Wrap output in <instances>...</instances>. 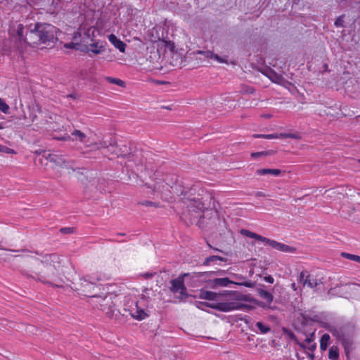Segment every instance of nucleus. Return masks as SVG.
<instances>
[{"mask_svg": "<svg viewBox=\"0 0 360 360\" xmlns=\"http://www.w3.org/2000/svg\"><path fill=\"white\" fill-rule=\"evenodd\" d=\"M0 152L6 154H16V152L13 149L4 145H0Z\"/></svg>", "mask_w": 360, "mask_h": 360, "instance_id": "nucleus-38", "label": "nucleus"}, {"mask_svg": "<svg viewBox=\"0 0 360 360\" xmlns=\"http://www.w3.org/2000/svg\"><path fill=\"white\" fill-rule=\"evenodd\" d=\"M274 154V150H264L259 152H253L250 154L251 158L254 159H258L261 158H264L269 155H272Z\"/></svg>", "mask_w": 360, "mask_h": 360, "instance_id": "nucleus-26", "label": "nucleus"}, {"mask_svg": "<svg viewBox=\"0 0 360 360\" xmlns=\"http://www.w3.org/2000/svg\"><path fill=\"white\" fill-rule=\"evenodd\" d=\"M323 277L314 276L309 274L307 271H302L299 276V281L302 283L304 286H307L310 288H316L320 284L323 283Z\"/></svg>", "mask_w": 360, "mask_h": 360, "instance_id": "nucleus-10", "label": "nucleus"}, {"mask_svg": "<svg viewBox=\"0 0 360 360\" xmlns=\"http://www.w3.org/2000/svg\"><path fill=\"white\" fill-rule=\"evenodd\" d=\"M43 157L50 163L53 169L67 167V162L61 155L56 153H46L44 152Z\"/></svg>", "mask_w": 360, "mask_h": 360, "instance_id": "nucleus-12", "label": "nucleus"}, {"mask_svg": "<svg viewBox=\"0 0 360 360\" xmlns=\"http://www.w3.org/2000/svg\"><path fill=\"white\" fill-rule=\"evenodd\" d=\"M157 32V31L155 29H152V30H148V40L150 41L151 42L160 41V42H161L162 44H165V48H168L172 51H173L174 49V44L172 43L171 41H165V40H160V38L158 36L154 37V32Z\"/></svg>", "mask_w": 360, "mask_h": 360, "instance_id": "nucleus-14", "label": "nucleus"}, {"mask_svg": "<svg viewBox=\"0 0 360 360\" xmlns=\"http://www.w3.org/2000/svg\"><path fill=\"white\" fill-rule=\"evenodd\" d=\"M255 92V89L253 87L247 86V85H243L240 89V93L243 94H252Z\"/></svg>", "mask_w": 360, "mask_h": 360, "instance_id": "nucleus-36", "label": "nucleus"}, {"mask_svg": "<svg viewBox=\"0 0 360 360\" xmlns=\"http://www.w3.org/2000/svg\"><path fill=\"white\" fill-rule=\"evenodd\" d=\"M291 288H292L293 290H295V291L297 290V285L295 283L291 284Z\"/></svg>", "mask_w": 360, "mask_h": 360, "instance_id": "nucleus-50", "label": "nucleus"}, {"mask_svg": "<svg viewBox=\"0 0 360 360\" xmlns=\"http://www.w3.org/2000/svg\"><path fill=\"white\" fill-rule=\"evenodd\" d=\"M117 235L124 236V233H117Z\"/></svg>", "mask_w": 360, "mask_h": 360, "instance_id": "nucleus-57", "label": "nucleus"}, {"mask_svg": "<svg viewBox=\"0 0 360 360\" xmlns=\"http://www.w3.org/2000/svg\"><path fill=\"white\" fill-rule=\"evenodd\" d=\"M60 232L63 233H71L73 232V228L65 227L60 229Z\"/></svg>", "mask_w": 360, "mask_h": 360, "instance_id": "nucleus-42", "label": "nucleus"}, {"mask_svg": "<svg viewBox=\"0 0 360 360\" xmlns=\"http://www.w3.org/2000/svg\"><path fill=\"white\" fill-rule=\"evenodd\" d=\"M240 233L241 235L244 236L259 240L280 252L294 253L296 251V248L292 246H290L288 245H285L284 243H281L276 240L267 238L256 233L252 232L248 229H241L240 231Z\"/></svg>", "mask_w": 360, "mask_h": 360, "instance_id": "nucleus-7", "label": "nucleus"}, {"mask_svg": "<svg viewBox=\"0 0 360 360\" xmlns=\"http://www.w3.org/2000/svg\"><path fill=\"white\" fill-rule=\"evenodd\" d=\"M153 276V274H145V277L146 278H150Z\"/></svg>", "mask_w": 360, "mask_h": 360, "instance_id": "nucleus-51", "label": "nucleus"}, {"mask_svg": "<svg viewBox=\"0 0 360 360\" xmlns=\"http://www.w3.org/2000/svg\"><path fill=\"white\" fill-rule=\"evenodd\" d=\"M106 79L110 83L117 84V85H118L120 86L123 87V86H125V82L124 81H122V79H120L113 78V77H107Z\"/></svg>", "mask_w": 360, "mask_h": 360, "instance_id": "nucleus-35", "label": "nucleus"}, {"mask_svg": "<svg viewBox=\"0 0 360 360\" xmlns=\"http://www.w3.org/2000/svg\"><path fill=\"white\" fill-rule=\"evenodd\" d=\"M199 297L207 300H214L217 297V293L212 291L203 290L200 292Z\"/></svg>", "mask_w": 360, "mask_h": 360, "instance_id": "nucleus-23", "label": "nucleus"}, {"mask_svg": "<svg viewBox=\"0 0 360 360\" xmlns=\"http://www.w3.org/2000/svg\"><path fill=\"white\" fill-rule=\"evenodd\" d=\"M30 119H31V120H32V122H34L37 120V115H35V114H31V115H30Z\"/></svg>", "mask_w": 360, "mask_h": 360, "instance_id": "nucleus-47", "label": "nucleus"}, {"mask_svg": "<svg viewBox=\"0 0 360 360\" xmlns=\"http://www.w3.org/2000/svg\"><path fill=\"white\" fill-rule=\"evenodd\" d=\"M13 252H20V250H13Z\"/></svg>", "mask_w": 360, "mask_h": 360, "instance_id": "nucleus-56", "label": "nucleus"}, {"mask_svg": "<svg viewBox=\"0 0 360 360\" xmlns=\"http://www.w3.org/2000/svg\"><path fill=\"white\" fill-rule=\"evenodd\" d=\"M339 356V348L334 345L330 347L328 350V358L330 360H338Z\"/></svg>", "mask_w": 360, "mask_h": 360, "instance_id": "nucleus-28", "label": "nucleus"}, {"mask_svg": "<svg viewBox=\"0 0 360 360\" xmlns=\"http://www.w3.org/2000/svg\"><path fill=\"white\" fill-rule=\"evenodd\" d=\"M74 288L79 292V294L84 296L96 298V302L99 304L102 311L109 309L111 307L112 302L110 299H108L106 295L98 296L96 293L94 292L96 288L100 289L94 282L89 281L85 278H80L79 285H75Z\"/></svg>", "mask_w": 360, "mask_h": 360, "instance_id": "nucleus-3", "label": "nucleus"}, {"mask_svg": "<svg viewBox=\"0 0 360 360\" xmlns=\"http://www.w3.org/2000/svg\"><path fill=\"white\" fill-rule=\"evenodd\" d=\"M278 138H290V139H297L298 136L295 134H264V139H274Z\"/></svg>", "mask_w": 360, "mask_h": 360, "instance_id": "nucleus-19", "label": "nucleus"}, {"mask_svg": "<svg viewBox=\"0 0 360 360\" xmlns=\"http://www.w3.org/2000/svg\"><path fill=\"white\" fill-rule=\"evenodd\" d=\"M316 347V343L313 342L311 343V345H309L306 349H308L309 350H310L311 352H314L315 350Z\"/></svg>", "mask_w": 360, "mask_h": 360, "instance_id": "nucleus-44", "label": "nucleus"}, {"mask_svg": "<svg viewBox=\"0 0 360 360\" xmlns=\"http://www.w3.org/2000/svg\"><path fill=\"white\" fill-rule=\"evenodd\" d=\"M264 280L269 283H273L274 282V278L270 275L264 276Z\"/></svg>", "mask_w": 360, "mask_h": 360, "instance_id": "nucleus-43", "label": "nucleus"}, {"mask_svg": "<svg viewBox=\"0 0 360 360\" xmlns=\"http://www.w3.org/2000/svg\"><path fill=\"white\" fill-rule=\"evenodd\" d=\"M79 45V44H77V43L70 42V43H68V44H65V47L67 48V49H77Z\"/></svg>", "mask_w": 360, "mask_h": 360, "instance_id": "nucleus-41", "label": "nucleus"}, {"mask_svg": "<svg viewBox=\"0 0 360 360\" xmlns=\"http://www.w3.org/2000/svg\"><path fill=\"white\" fill-rule=\"evenodd\" d=\"M264 117H266V118H270L271 117V115H265Z\"/></svg>", "mask_w": 360, "mask_h": 360, "instance_id": "nucleus-52", "label": "nucleus"}, {"mask_svg": "<svg viewBox=\"0 0 360 360\" xmlns=\"http://www.w3.org/2000/svg\"><path fill=\"white\" fill-rule=\"evenodd\" d=\"M256 196H257V197H265L266 195L264 193H262L261 191H259V192H257L256 193Z\"/></svg>", "mask_w": 360, "mask_h": 360, "instance_id": "nucleus-49", "label": "nucleus"}, {"mask_svg": "<svg viewBox=\"0 0 360 360\" xmlns=\"http://www.w3.org/2000/svg\"><path fill=\"white\" fill-rule=\"evenodd\" d=\"M214 274H216L215 271L193 272L192 274L184 273V274L179 276L178 278L171 280L170 290L173 293H179L180 299L187 297L188 295L186 292V288L184 285V278L185 277L189 276V277H191L192 278H200L205 276H212Z\"/></svg>", "mask_w": 360, "mask_h": 360, "instance_id": "nucleus-6", "label": "nucleus"}, {"mask_svg": "<svg viewBox=\"0 0 360 360\" xmlns=\"http://www.w3.org/2000/svg\"><path fill=\"white\" fill-rule=\"evenodd\" d=\"M217 260L223 261L224 259H223V257H221L220 256L212 255V256L208 257L205 259V260L204 262V264L209 265L210 263H212L214 261H217Z\"/></svg>", "mask_w": 360, "mask_h": 360, "instance_id": "nucleus-34", "label": "nucleus"}, {"mask_svg": "<svg viewBox=\"0 0 360 360\" xmlns=\"http://www.w3.org/2000/svg\"><path fill=\"white\" fill-rule=\"evenodd\" d=\"M254 138H262V139H264V134H253L252 136Z\"/></svg>", "mask_w": 360, "mask_h": 360, "instance_id": "nucleus-48", "label": "nucleus"}, {"mask_svg": "<svg viewBox=\"0 0 360 360\" xmlns=\"http://www.w3.org/2000/svg\"><path fill=\"white\" fill-rule=\"evenodd\" d=\"M233 282L227 277L226 278H214L212 281V286H228L230 283Z\"/></svg>", "mask_w": 360, "mask_h": 360, "instance_id": "nucleus-21", "label": "nucleus"}, {"mask_svg": "<svg viewBox=\"0 0 360 360\" xmlns=\"http://www.w3.org/2000/svg\"><path fill=\"white\" fill-rule=\"evenodd\" d=\"M25 27L22 24H18L16 27H12L10 30L11 39L14 41L17 48L22 51L27 45L34 46L40 44V36L38 32L37 22L33 28L27 29L25 34Z\"/></svg>", "mask_w": 360, "mask_h": 360, "instance_id": "nucleus-2", "label": "nucleus"}, {"mask_svg": "<svg viewBox=\"0 0 360 360\" xmlns=\"http://www.w3.org/2000/svg\"><path fill=\"white\" fill-rule=\"evenodd\" d=\"M95 31H96V27H91L90 28L88 29L87 34L89 35L90 32H91L94 34Z\"/></svg>", "mask_w": 360, "mask_h": 360, "instance_id": "nucleus-45", "label": "nucleus"}, {"mask_svg": "<svg viewBox=\"0 0 360 360\" xmlns=\"http://www.w3.org/2000/svg\"><path fill=\"white\" fill-rule=\"evenodd\" d=\"M181 195L182 196L181 200L187 206L188 215L191 223L203 217L205 206L200 199L190 198L188 191H182Z\"/></svg>", "mask_w": 360, "mask_h": 360, "instance_id": "nucleus-4", "label": "nucleus"}, {"mask_svg": "<svg viewBox=\"0 0 360 360\" xmlns=\"http://www.w3.org/2000/svg\"><path fill=\"white\" fill-rule=\"evenodd\" d=\"M84 9V6L82 3H71L70 8H68V13L72 16H80Z\"/></svg>", "mask_w": 360, "mask_h": 360, "instance_id": "nucleus-16", "label": "nucleus"}, {"mask_svg": "<svg viewBox=\"0 0 360 360\" xmlns=\"http://www.w3.org/2000/svg\"><path fill=\"white\" fill-rule=\"evenodd\" d=\"M129 314L134 319L138 321L143 320L148 316L146 312L139 307L137 302L135 303L134 307H131L129 309Z\"/></svg>", "mask_w": 360, "mask_h": 360, "instance_id": "nucleus-13", "label": "nucleus"}, {"mask_svg": "<svg viewBox=\"0 0 360 360\" xmlns=\"http://www.w3.org/2000/svg\"><path fill=\"white\" fill-rule=\"evenodd\" d=\"M139 204H141L142 205H144V206H146V207H150V206H153L155 207H159V204L158 203L155 202H152V201H149V200L142 201V202H139Z\"/></svg>", "mask_w": 360, "mask_h": 360, "instance_id": "nucleus-39", "label": "nucleus"}, {"mask_svg": "<svg viewBox=\"0 0 360 360\" xmlns=\"http://www.w3.org/2000/svg\"><path fill=\"white\" fill-rule=\"evenodd\" d=\"M256 326L259 330L260 333L262 334L267 333L270 331V328L269 326L264 324L262 322H257Z\"/></svg>", "mask_w": 360, "mask_h": 360, "instance_id": "nucleus-31", "label": "nucleus"}, {"mask_svg": "<svg viewBox=\"0 0 360 360\" xmlns=\"http://www.w3.org/2000/svg\"><path fill=\"white\" fill-rule=\"evenodd\" d=\"M341 256L344 258L356 262L358 263H360V256L347 253V252H342Z\"/></svg>", "mask_w": 360, "mask_h": 360, "instance_id": "nucleus-30", "label": "nucleus"}, {"mask_svg": "<svg viewBox=\"0 0 360 360\" xmlns=\"http://www.w3.org/2000/svg\"><path fill=\"white\" fill-rule=\"evenodd\" d=\"M169 186V184H166V183L165 184H164L163 182L158 183L154 186V192L162 193V190L161 187H162V188H164L165 187L168 188Z\"/></svg>", "mask_w": 360, "mask_h": 360, "instance_id": "nucleus-37", "label": "nucleus"}, {"mask_svg": "<svg viewBox=\"0 0 360 360\" xmlns=\"http://www.w3.org/2000/svg\"><path fill=\"white\" fill-rule=\"evenodd\" d=\"M29 270L34 274L30 276L41 282L56 288H62L64 283L61 259L56 254L46 255L41 259L25 255Z\"/></svg>", "mask_w": 360, "mask_h": 360, "instance_id": "nucleus-1", "label": "nucleus"}, {"mask_svg": "<svg viewBox=\"0 0 360 360\" xmlns=\"http://www.w3.org/2000/svg\"><path fill=\"white\" fill-rule=\"evenodd\" d=\"M9 105L4 101V100L0 98V111L4 114L9 113Z\"/></svg>", "mask_w": 360, "mask_h": 360, "instance_id": "nucleus-32", "label": "nucleus"}, {"mask_svg": "<svg viewBox=\"0 0 360 360\" xmlns=\"http://www.w3.org/2000/svg\"><path fill=\"white\" fill-rule=\"evenodd\" d=\"M242 285H244L245 287H248V288H251L252 287V283H250V282H245V283H241Z\"/></svg>", "mask_w": 360, "mask_h": 360, "instance_id": "nucleus-46", "label": "nucleus"}, {"mask_svg": "<svg viewBox=\"0 0 360 360\" xmlns=\"http://www.w3.org/2000/svg\"><path fill=\"white\" fill-rule=\"evenodd\" d=\"M314 339V333H312L310 334V335L309 337H307L304 340V341L302 343L300 344V346L303 348H307V347L309 345H311V343H313Z\"/></svg>", "mask_w": 360, "mask_h": 360, "instance_id": "nucleus-33", "label": "nucleus"}, {"mask_svg": "<svg viewBox=\"0 0 360 360\" xmlns=\"http://www.w3.org/2000/svg\"><path fill=\"white\" fill-rule=\"evenodd\" d=\"M330 335L328 333H325L322 335L320 340V349L325 351L327 349L330 341Z\"/></svg>", "mask_w": 360, "mask_h": 360, "instance_id": "nucleus-27", "label": "nucleus"}, {"mask_svg": "<svg viewBox=\"0 0 360 360\" xmlns=\"http://www.w3.org/2000/svg\"><path fill=\"white\" fill-rule=\"evenodd\" d=\"M113 153H115L117 158L125 157L129 153V148L125 145L122 146V147L116 146Z\"/></svg>", "mask_w": 360, "mask_h": 360, "instance_id": "nucleus-24", "label": "nucleus"}, {"mask_svg": "<svg viewBox=\"0 0 360 360\" xmlns=\"http://www.w3.org/2000/svg\"><path fill=\"white\" fill-rule=\"evenodd\" d=\"M335 25L336 27H344V20L342 18V16H340L337 18V20L335 22Z\"/></svg>", "mask_w": 360, "mask_h": 360, "instance_id": "nucleus-40", "label": "nucleus"}, {"mask_svg": "<svg viewBox=\"0 0 360 360\" xmlns=\"http://www.w3.org/2000/svg\"><path fill=\"white\" fill-rule=\"evenodd\" d=\"M101 278L99 277H97L96 278H94V281H99Z\"/></svg>", "mask_w": 360, "mask_h": 360, "instance_id": "nucleus-54", "label": "nucleus"}, {"mask_svg": "<svg viewBox=\"0 0 360 360\" xmlns=\"http://www.w3.org/2000/svg\"><path fill=\"white\" fill-rule=\"evenodd\" d=\"M354 335L341 342L347 356H349V353L354 349Z\"/></svg>", "mask_w": 360, "mask_h": 360, "instance_id": "nucleus-18", "label": "nucleus"}, {"mask_svg": "<svg viewBox=\"0 0 360 360\" xmlns=\"http://www.w3.org/2000/svg\"><path fill=\"white\" fill-rule=\"evenodd\" d=\"M256 173L258 175L271 174L274 176H279L281 173V171L278 169L264 168L257 169L256 171Z\"/></svg>", "mask_w": 360, "mask_h": 360, "instance_id": "nucleus-20", "label": "nucleus"}, {"mask_svg": "<svg viewBox=\"0 0 360 360\" xmlns=\"http://www.w3.org/2000/svg\"><path fill=\"white\" fill-rule=\"evenodd\" d=\"M267 77L273 82L276 83V84H281L284 80V78L283 77V76L281 75L278 74L271 70L269 72Z\"/></svg>", "mask_w": 360, "mask_h": 360, "instance_id": "nucleus-22", "label": "nucleus"}, {"mask_svg": "<svg viewBox=\"0 0 360 360\" xmlns=\"http://www.w3.org/2000/svg\"><path fill=\"white\" fill-rule=\"evenodd\" d=\"M4 127L2 124V123H0V129H3Z\"/></svg>", "mask_w": 360, "mask_h": 360, "instance_id": "nucleus-53", "label": "nucleus"}, {"mask_svg": "<svg viewBox=\"0 0 360 360\" xmlns=\"http://www.w3.org/2000/svg\"><path fill=\"white\" fill-rule=\"evenodd\" d=\"M329 331L340 342L354 335V328L349 326L333 327L329 329Z\"/></svg>", "mask_w": 360, "mask_h": 360, "instance_id": "nucleus-11", "label": "nucleus"}, {"mask_svg": "<svg viewBox=\"0 0 360 360\" xmlns=\"http://www.w3.org/2000/svg\"><path fill=\"white\" fill-rule=\"evenodd\" d=\"M327 192H331V193H334V191L333 190H328Z\"/></svg>", "mask_w": 360, "mask_h": 360, "instance_id": "nucleus-55", "label": "nucleus"}, {"mask_svg": "<svg viewBox=\"0 0 360 360\" xmlns=\"http://www.w3.org/2000/svg\"><path fill=\"white\" fill-rule=\"evenodd\" d=\"M198 53L204 55L205 58H213L219 63L224 62V60H222L218 55L214 54L212 51H200L198 52Z\"/></svg>", "mask_w": 360, "mask_h": 360, "instance_id": "nucleus-29", "label": "nucleus"}, {"mask_svg": "<svg viewBox=\"0 0 360 360\" xmlns=\"http://www.w3.org/2000/svg\"><path fill=\"white\" fill-rule=\"evenodd\" d=\"M37 28L40 36V44L53 42L57 39L58 29L55 26L51 24L37 22Z\"/></svg>", "mask_w": 360, "mask_h": 360, "instance_id": "nucleus-8", "label": "nucleus"}, {"mask_svg": "<svg viewBox=\"0 0 360 360\" xmlns=\"http://www.w3.org/2000/svg\"><path fill=\"white\" fill-rule=\"evenodd\" d=\"M257 292L260 297L266 300L268 304H271L273 302L274 297L271 292L263 289H258Z\"/></svg>", "mask_w": 360, "mask_h": 360, "instance_id": "nucleus-25", "label": "nucleus"}, {"mask_svg": "<svg viewBox=\"0 0 360 360\" xmlns=\"http://www.w3.org/2000/svg\"><path fill=\"white\" fill-rule=\"evenodd\" d=\"M229 295L233 300V301L217 302L214 304L202 302V304L223 312H228L234 310H241L248 307L247 304L238 302L241 300H246L245 295H243L236 291L230 292Z\"/></svg>", "mask_w": 360, "mask_h": 360, "instance_id": "nucleus-5", "label": "nucleus"}, {"mask_svg": "<svg viewBox=\"0 0 360 360\" xmlns=\"http://www.w3.org/2000/svg\"><path fill=\"white\" fill-rule=\"evenodd\" d=\"M109 41L121 53H124L127 47V44L118 39L114 34H110L108 36Z\"/></svg>", "mask_w": 360, "mask_h": 360, "instance_id": "nucleus-15", "label": "nucleus"}, {"mask_svg": "<svg viewBox=\"0 0 360 360\" xmlns=\"http://www.w3.org/2000/svg\"><path fill=\"white\" fill-rule=\"evenodd\" d=\"M107 44L105 41L99 43L98 41L93 42L89 46V51L94 54H100L105 50Z\"/></svg>", "mask_w": 360, "mask_h": 360, "instance_id": "nucleus-17", "label": "nucleus"}, {"mask_svg": "<svg viewBox=\"0 0 360 360\" xmlns=\"http://www.w3.org/2000/svg\"><path fill=\"white\" fill-rule=\"evenodd\" d=\"M53 139L58 141L79 142L84 144L86 147H89L92 145L87 144L88 139L86 134L79 129H75L70 134H65L63 136H56Z\"/></svg>", "mask_w": 360, "mask_h": 360, "instance_id": "nucleus-9", "label": "nucleus"}]
</instances>
